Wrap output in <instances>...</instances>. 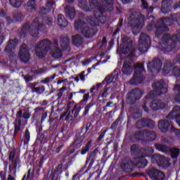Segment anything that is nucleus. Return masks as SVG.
<instances>
[{"label": "nucleus", "mask_w": 180, "mask_h": 180, "mask_svg": "<svg viewBox=\"0 0 180 180\" xmlns=\"http://www.w3.org/2000/svg\"><path fill=\"white\" fill-rule=\"evenodd\" d=\"M101 4L99 5L98 0H89V6L86 0H80L79 5L85 12H92V9H96L94 16H87L86 22L93 27L105 25L106 17L103 16L105 12H112L113 11V2L115 0H100Z\"/></svg>", "instance_id": "f257e3e1"}, {"label": "nucleus", "mask_w": 180, "mask_h": 180, "mask_svg": "<svg viewBox=\"0 0 180 180\" xmlns=\"http://www.w3.org/2000/svg\"><path fill=\"white\" fill-rule=\"evenodd\" d=\"M170 16L171 18H164L157 21L155 25L156 29L155 36L156 37H161V34L164 32H168L169 30L168 26H172L173 24L180 26V13L171 14Z\"/></svg>", "instance_id": "f03ea898"}, {"label": "nucleus", "mask_w": 180, "mask_h": 180, "mask_svg": "<svg viewBox=\"0 0 180 180\" xmlns=\"http://www.w3.org/2000/svg\"><path fill=\"white\" fill-rule=\"evenodd\" d=\"M36 20H39V18H36L35 20L32 22L27 21L22 25V27L19 32L21 39H25L28 33H30V36L32 37H37L40 32L41 33L46 32V30H47L46 25L43 23H37L36 22Z\"/></svg>", "instance_id": "7ed1b4c3"}, {"label": "nucleus", "mask_w": 180, "mask_h": 180, "mask_svg": "<svg viewBox=\"0 0 180 180\" xmlns=\"http://www.w3.org/2000/svg\"><path fill=\"white\" fill-rule=\"evenodd\" d=\"M129 24L132 26L133 32L138 30L140 32L144 27L146 22V16L134 10H131L129 12Z\"/></svg>", "instance_id": "20e7f679"}, {"label": "nucleus", "mask_w": 180, "mask_h": 180, "mask_svg": "<svg viewBox=\"0 0 180 180\" xmlns=\"http://www.w3.org/2000/svg\"><path fill=\"white\" fill-rule=\"evenodd\" d=\"M162 44L165 46V51H172L176 47V43H180V33L174 34L171 35L169 34H165L161 37Z\"/></svg>", "instance_id": "39448f33"}, {"label": "nucleus", "mask_w": 180, "mask_h": 180, "mask_svg": "<svg viewBox=\"0 0 180 180\" xmlns=\"http://www.w3.org/2000/svg\"><path fill=\"white\" fill-rule=\"evenodd\" d=\"M165 85H167V84L162 79L152 84V88L154 91H149L146 96V99H151L157 96V95H158V96L165 95V94L168 92V88H167Z\"/></svg>", "instance_id": "423d86ee"}, {"label": "nucleus", "mask_w": 180, "mask_h": 180, "mask_svg": "<svg viewBox=\"0 0 180 180\" xmlns=\"http://www.w3.org/2000/svg\"><path fill=\"white\" fill-rule=\"evenodd\" d=\"M53 42L49 39L41 41L35 47L36 56L38 58H44L49 50H51Z\"/></svg>", "instance_id": "0eeeda50"}, {"label": "nucleus", "mask_w": 180, "mask_h": 180, "mask_svg": "<svg viewBox=\"0 0 180 180\" xmlns=\"http://www.w3.org/2000/svg\"><path fill=\"white\" fill-rule=\"evenodd\" d=\"M144 79H146L144 65L143 63H138L135 65V71L133 77L130 80V84L131 85L142 84Z\"/></svg>", "instance_id": "6e6552de"}, {"label": "nucleus", "mask_w": 180, "mask_h": 180, "mask_svg": "<svg viewBox=\"0 0 180 180\" xmlns=\"http://www.w3.org/2000/svg\"><path fill=\"white\" fill-rule=\"evenodd\" d=\"M85 129V124L79 128L75 132L73 138L72 146H75V148H81L84 144V141L86 137V132H84Z\"/></svg>", "instance_id": "1a4fd4ad"}, {"label": "nucleus", "mask_w": 180, "mask_h": 180, "mask_svg": "<svg viewBox=\"0 0 180 180\" xmlns=\"http://www.w3.org/2000/svg\"><path fill=\"white\" fill-rule=\"evenodd\" d=\"M143 91L140 89L135 88L127 94L125 101L127 105H136L137 101L143 98Z\"/></svg>", "instance_id": "9d476101"}, {"label": "nucleus", "mask_w": 180, "mask_h": 180, "mask_svg": "<svg viewBox=\"0 0 180 180\" xmlns=\"http://www.w3.org/2000/svg\"><path fill=\"white\" fill-rule=\"evenodd\" d=\"M150 46L151 40L150 39V36L147 35V34L144 32L141 33L139 40V50L140 53L142 54L147 53Z\"/></svg>", "instance_id": "9b49d317"}, {"label": "nucleus", "mask_w": 180, "mask_h": 180, "mask_svg": "<svg viewBox=\"0 0 180 180\" xmlns=\"http://www.w3.org/2000/svg\"><path fill=\"white\" fill-rule=\"evenodd\" d=\"M122 47L121 49V52L122 54L126 56L129 53V57H134V50L133 49V41L130 39L128 37H124L122 39Z\"/></svg>", "instance_id": "f8f14e48"}, {"label": "nucleus", "mask_w": 180, "mask_h": 180, "mask_svg": "<svg viewBox=\"0 0 180 180\" xmlns=\"http://www.w3.org/2000/svg\"><path fill=\"white\" fill-rule=\"evenodd\" d=\"M151 160L153 164H157L158 167H162V168H168V167L171 165V163H169L171 159H169V158H165L160 154L153 155Z\"/></svg>", "instance_id": "ddd939ff"}, {"label": "nucleus", "mask_w": 180, "mask_h": 180, "mask_svg": "<svg viewBox=\"0 0 180 180\" xmlns=\"http://www.w3.org/2000/svg\"><path fill=\"white\" fill-rule=\"evenodd\" d=\"M89 100V93L84 94L83 96V98L77 104H75L72 110V113H73L74 119H77L78 116H79V112L82 110V106L84 105H86L88 101Z\"/></svg>", "instance_id": "4468645a"}, {"label": "nucleus", "mask_w": 180, "mask_h": 180, "mask_svg": "<svg viewBox=\"0 0 180 180\" xmlns=\"http://www.w3.org/2000/svg\"><path fill=\"white\" fill-rule=\"evenodd\" d=\"M148 71L152 74H158L162 68V61L160 58H155L147 64Z\"/></svg>", "instance_id": "2eb2a0df"}, {"label": "nucleus", "mask_w": 180, "mask_h": 180, "mask_svg": "<svg viewBox=\"0 0 180 180\" xmlns=\"http://www.w3.org/2000/svg\"><path fill=\"white\" fill-rule=\"evenodd\" d=\"M121 169L125 174H131L136 169V165L130 158H124L120 165Z\"/></svg>", "instance_id": "dca6fc26"}, {"label": "nucleus", "mask_w": 180, "mask_h": 180, "mask_svg": "<svg viewBox=\"0 0 180 180\" xmlns=\"http://www.w3.org/2000/svg\"><path fill=\"white\" fill-rule=\"evenodd\" d=\"M41 131V128L39 129V132L37 135V143H40V144H47L51 139V131L49 129L44 131V133L40 134Z\"/></svg>", "instance_id": "f3484780"}, {"label": "nucleus", "mask_w": 180, "mask_h": 180, "mask_svg": "<svg viewBox=\"0 0 180 180\" xmlns=\"http://www.w3.org/2000/svg\"><path fill=\"white\" fill-rule=\"evenodd\" d=\"M155 127V122L150 118H142L139 120L135 124V127L139 130L146 129V127H148V129H153Z\"/></svg>", "instance_id": "a211bd4d"}, {"label": "nucleus", "mask_w": 180, "mask_h": 180, "mask_svg": "<svg viewBox=\"0 0 180 180\" xmlns=\"http://www.w3.org/2000/svg\"><path fill=\"white\" fill-rule=\"evenodd\" d=\"M146 174L151 180H164L165 178V174H164V172H162L155 167H151L146 172Z\"/></svg>", "instance_id": "6ab92c4d"}, {"label": "nucleus", "mask_w": 180, "mask_h": 180, "mask_svg": "<svg viewBox=\"0 0 180 180\" xmlns=\"http://www.w3.org/2000/svg\"><path fill=\"white\" fill-rule=\"evenodd\" d=\"M18 56L20 57V60H21L22 63H26L28 61H30V52H29V48L26 44L21 45L18 52Z\"/></svg>", "instance_id": "aec40b11"}, {"label": "nucleus", "mask_w": 180, "mask_h": 180, "mask_svg": "<svg viewBox=\"0 0 180 180\" xmlns=\"http://www.w3.org/2000/svg\"><path fill=\"white\" fill-rule=\"evenodd\" d=\"M81 33L85 39H91V37L96 35L98 29L94 27L85 26L82 28Z\"/></svg>", "instance_id": "412c9836"}, {"label": "nucleus", "mask_w": 180, "mask_h": 180, "mask_svg": "<svg viewBox=\"0 0 180 180\" xmlns=\"http://www.w3.org/2000/svg\"><path fill=\"white\" fill-rule=\"evenodd\" d=\"M19 43V39L18 38H15L13 39H9L7 42V45L4 49L5 53L11 54L18 47V44Z\"/></svg>", "instance_id": "4be33fe9"}, {"label": "nucleus", "mask_w": 180, "mask_h": 180, "mask_svg": "<svg viewBox=\"0 0 180 180\" xmlns=\"http://www.w3.org/2000/svg\"><path fill=\"white\" fill-rule=\"evenodd\" d=\"M94 143V141L92 139H89L86 143L84 144L81 148V150H78L76 151V153L74 154V157H77L78 154H80L81 155H85L91 148H92V144Z\"/></svg>", "instance_id": "5701e85b"}, {"label": "nucleus", "mask_w": 180, "mask_h": 180, "mask_svg": "<svg viewBox=\"0 0 180 180\" xmlns=\"http://www.w3.org/2000/svg\"><path fill=\"white\" fill-rule=\"evenodd\" d=\"M63 172V163H60L56 169L53 167L48 171V179L53 180L57 174H61Z\"/></svg>", "instance_id": "b1692460"}, {"label": "nucleus", "mask_w": 180, "mask_h": 180, "mask_svg": "<svg viewBox=\"0 0 180 180\" xmlns=\"http://www.w3.org/2000/svg\"><path fill=\"white\" fill-rule=\"evenodd\" d=\"M172 11V0H162L161 12L164 15L169 13Z\"/></svg>", "instance_id": "393cba45"}, {"label": "nucleus", "mask_w": 180, "mask_h": 180, "mask_svg": "<svg viewBox=\"0 0 180 180\" xmlns=\"http://www.w3.org/2000/svg\"><path fill=\"white\" fill-rule=\"evenodd\" d=\"M119 75H120V70H119V68H115L111 75L105 78L104 81L106 82V85L112 84V82H113V79L116 81V79L119 78Z\"/></svg>", "instance_id": "a878e982"}, {"label": "nucleus", "mask_w": 180, "mask_h": 180, "mask_svg": "<svg viewBox=\"0 0 180 180\" xmlns=\"http://www.w3.org/2000/svg\"><path fill=\"white\" fill-rule=\"evenodd\" d=\"M166 105L162 100L155 99L150 103V108L153 110H161V109H164Z\"/></svg>", "instance_id": "bb28decb"}, {"label": "nucleus", "mask_w": 180, "mask_h": 180, "mask_svg": "<svg viewBox=\"0 0 180 180\" xmlns=\"http://www.w3.org/2000/svg\"><path fill=\"white\" fill-rule=\"evenodd\" d=\"M158 129L162 133H167L171 127V122L166 120H161L158 124Z\"/></svg>", "instance_id": "cd10ccee"}, {"label": "nucleus", "mask_w": 180, "mask_h": 180, "mask_svg": "<svg viewBox=\"0 0 180 180\" xmlns=\"http://www.w3.org/2000/svg\"><path fill=\"white\" fill-rule=\"evenodd\" d=\"M167 119L174 120L176 117H180V106H175L172 110L167 115Z\"/></svg>", "instance_id": "c85d7f7f"}, {"label": "nucleus", "mask_w": 180, "mask_h": 180, "mask_svg": "<svg viewBox=\"0 0 180 180\" xmlns=\"http://www.w3.org/2000/svg\"><path fill=\"white\" fill-rule=\"evenodd\" d=\"M19 162H20L19 156H16L14 160H11L13 167L10 165L8 169L10 171V174H12L13 176H16V171L18 169V164H19Z\"/></svg>", "instance_id": "c756f323"}, {"label": "nucleus", "mask_w": 180, "mask_h": 180, "mask_svg": "<svg viewBox=\"0 0 180 180\" xmlns=\"http://www.w3.org/2000/svg\"><path fill=\"white\" fill-rule=\"evenodd\" d=\"M122 73L124 75H130L133 72V67H131V63L130 61H124L122 65Z\"/></svg>", "instance_id": "7c9ffc66"}, {"label": "nucleus", "mask_w": 180, "mask_h": 180, "mask_svg": "<svg viewBox=\"0 0 180 180\" xmlns=\"http://www.w3.org/2000/svg\"><path fill=\"white\" fill-rule=\"evenodd\" d=\"M134 164L137 168H146L147 164H148V160L144 158V157H140L135 160Z\"/></svg>", "instance_id": "2f4dec72"}, {"label": "nucleus", "mask_w": 180, "mask_h": 180, "mask_svg": "<svg viewBox=\"0 0 180 180\" xmlns=\"http://www.w3.org/2000/svg\"><path fill=\"white\" fill-rule=\"evenodd\" d=\"M22 117L23 119H25L26 120L30 119V112H29V110H25L23 112V110H22V109L19 110L16 113L15 122H18V120H20Z\"/></svg>", "instance_id": "473e14b6"}, {"label": "nucleus", "mask_w": 180, "mask_h": 180, "mask_svg": "<svg viewBox=\"0 0 180 180\" xmlns=\"http://www.w3.org/2000/svg\"><path fill=\"white\" fill-rule=\"evenodd\" d=\"M98 155H101V151L98 148H96L93 151L90 152L89 155L86 157V165L91 161V160H96Z\"/></svg>", "instance_id": "72a5a7b5"}, {"label": "nucleus", "mask_w": 180, "mask_h": 180, "mask_svg": "<svg viewBox=\"0 0 180 180\" xmlns=\"http://www.w3.org/2000/svg\"><path fill=\"white\" fill-rule=\"evenodd\" d=\"M65 12L66 13L67 18L70 20H72L75 18V8L74 7H71L70 6H66L65 7Z\"/></svg>", "instance_id": "f704fd0d"}, {"label": "nucleus", "mask_w": 180, "mask_h": 180, "mask_svg": "<svg viewBox=\"0 0 180 180\" xmlns=\"http://www.w3.org/2000/svg\"><path fill=\"white\" fill-rule=\"evenodd\" d=\"M25 9L28 13L36 11V0H29L25 6Z\"/></svg>", "instance_id": "c9c22d12"}, {"label": "nucleus", "mask_w": 180, "mask_h": 180, "mask_svg": "<svg viewBox=\"0 0 180 180\" xmlns=\"http://www.w3.org/2000/svg\"><path fill=\"white\" fill-rule=\"evenodd\" d=\"M72 44L75 47H81L84 44V38L79 34H75L72 37Z\"/></svg>", "instance_id": "e433bc0d"}, {"label": "nucleus", "mask_w": 180, "mask_h": 180, "mask_svg": "<svg viewBox=\"0 0 180 180\" xmlns=\"http://www.w3.org/2000/svg\"><path fill=\"white\" fill-rule=\"evenodd\" d=\"M155 148L158 151L163 153V154H168L169 151V147H168V146L160 143H155Z\"/></svg>", "instance_id": "4c0bfd02"}, {"label": "nucleus", "mask_w": 180, "mask_h": 180, "mask_svg": "<svg viewBox=\"0 0 180 180\" xmlns=\"http://www.w3.org/2000/svg\"><path fill=\"white\" fill-rule=\"evenodd\" d=\"M157 139V133L154 131H147L145 129V140L154 141Z\"/></svg>", "instance_id": "58836bf2"}, {"label": "nucleus", "mask_w": 180, "mask_h": 180, "mask_svg": "<svg viewBox=\"0 0 180 180\" xmlns=\"http://www.w3.org/2000/svg\"><path fill=\"white\" fill-rule=\"evenodd\" d=\"M173 91L174 93L175 102L180 103V84L174 86Z\"/></svg>", "instance_id": "ea45409f"}, {"label": "nucleus", "mask_w": 180, "mask_h": 180, "mask_svg": "<svg viewBox=\"0 0 180 180\" xmlns=\"http://www.w3.org/2000/svg\"><path fill=\"white\" fill-rule=\"evenodd\" d=\"M58 24L60 27H67L68 21L65 19V17L63 14L58 15Z\"/></svg>", "instance_id": "a19ab883"}, {"label": "nucleus", "mask_w": 180, "mask_h": 180, "mask_svg": "<svg viewBox=\"0 0 180 180\" xmlns=\"http://www.w3.org/2000/svg\"><path fill=\"white\" fill-rule=\"evenodd\" d=\"M123 122V117L122 115H120L116 120L111 124L110 129L112 130L113 133L116 131V129H117V126L119 124H122V122Z\"/></svg>", "instance_id": "79ce46f5"}, {"label": "nucleus", "mask_w": 180, "mask_h": 180, "mask_svg": "<svg viewBox=\"0 0 180 180\" xmlns=\"http://www.w3.org/2000/svg\"><path fill=\"white\" fill-rule=\"evenodd\" d=\"M179 148H172L169 149V152L172 160H176L179 157Z\"/></svg>", "instance_id": "37998d69"}, {"label": "nucleus", "mask_w": 180, "mask_h": 180, "mask_svg": "<svg viewBox=\"0 0 180 180\" xmlns=\"http://www.w3.org/2000/svg\"><path fill=\"white\" fill-rule=\"evenodd\" d=\"M134 136L138 141L146 139V129L135 132Z\"/></svg>", "instance_id": "c03bdc74"}, {"label": "nucleus", "mask_w": 180, "mask_h": 180, "mask_svg": "<svg viewBox=\"0 0 180 180\" xmlns=\"http://www.w3.org/2000/svg\"><path fill=\"white\" fill-rule=\"evenodd\" d=\"M51 53V56L53 58H61V57H63V51L58 47L52 50Z\"/></svg>", "instance_id": "a18cd8bd"}, {"label": "nucleus", "mask_w": 180, "mask_h": 180, "mask_svg": "<svg viewBox=\"0 0 180 180\" xmlns=\"http://www.w3.org/2000/svg\"><path fill=\"white\" fill-rule=\"evenodd\" d=\"M141 8L143 11H146L148 16H149L150 13H152L154 11V8L148 6V3H147V1L142 2Z\"/></svg>", "instance_id": "49530a36"}, {"label": "nucleus", "mask_w": 180, "mask_h": 180, "mask_svg": "<svg viewBox=\"0 0 180 180\" xmlns=\"http://www.w3.org/2000/svg\"><path fill=\"white\" fill-rule=\"evenodd\" d=\"M130 151L131 155H139V154H140V148L139 147V144L131 145Z\"/></svg>", "instance_id": "de8ad7c7"}, {"label": "nucleus", "mask_w": 180, "mask_h": 180, "mask_svg": "<svg viewBox=\"0 0 180 180\" xmlns=\"http://www.w3.org/2000/svg\"><path fill=\"white\" fill-rule=\"evenodd\" d=\"M8 1L11 6L15 8H18L22 6V4H23L25 0H8Z\"/></svg>", "instance_id": "09e8293b"}, {"label": "nucleus", "mask_w": 180, "mask_h": 180, "mask_svg": "<svg viewBox=\"0 0 180 180\" xmlns=\"http://www.w3.org/2000/svg\"><path fill=\"white\" fill-rule=\"evenodd\" d=\"M94 105L95 102L94 101V100H92L89 104H87V105H86L84 108V111L82 115V117H85V116H87L88 113H89V109H91L92 106H94Z\"/></svg>", "instance_id": "8fccbe9b"}, {"label": "nucleus", "mask_w": 180, "mask_h": 180, "mask_svg": "<svg viewBox=\"0 0 180 180\" xmlns=\"http://www.w3.org/2000/svg\"><path fill=\"white\" fill-rule=\"evenodd\" d=\"M13 19L16 20V22H22L23 19H25V15L22 14V12L17 11L13 13Z\"/></svg>", "instance_id": "3c124183"}, {"label": "nucleus", "mask_w": 180, "mask_h": 180, "mask_svg": "<svg viewBox=\"0 0 180 180\" xmlns=\"http://www.w3.org/2000/svg\"><path fill=\"white\" fill-rule=\"evenodd\" d=\"M85 25H86L85 22L81 20L75 22V27L76 28V30H80L81 32H82V29L85 27L86 26Z\"/></svg>", "instance_id": "603ef678"}, {"label": "nucleus", "mask_w": 180, "mask_h": 180, "mask_svg": "<svg viewBox=\"0 0 180 180\" xmlns=\"http://www.w3.org/2000/svg\"><path fill=\"white\" fill-rule=\"evenodd\" d=\"M32 91L34 94H41L44 92V91H46V87L44 85H40L37 87H33L32 89Z\"/></svg>", "instance_id": "864d4df0"}, {"label": "nucleus", "mask_w": 180, "mask_h": 180, "mask_svg": "<svg viewBox=\"0 0 180 180\" xmlns=\"http://www.w3.org/2000/svg\"><path fill=\"white\" fill-rule=\"evenodd\" d=\"M70 44V39L67 37H60V45L62 47L67 49Z\"/></svg>", "instance_id": "5fc2aeb1"}, {"label": "nucleus", "mask_w": 180, "mask_h": 180, "mask_svg": "<svg viewBox=\"0 0 180 180\" xmlns=\"http://www.w3.org/2000/svg\"><path fill=\"white\" fill-rule=\"evenodd\" d=\"M30 141V131L26 129L24 134V144H29Z\"/></svg>", "instance_id": "6e6d98bb"}, {"label": "nucleus", "mask_w": 180, "mask_h": 180, "mask_svg": "<svg viewBox=\"0 0 180 180\" xmlns=\"http://www.w3.org/2000/svg\"><path fill=\"white\" fill-rule=\"evenodd\" d=\"M131 119L133 120H137V119H140L143 115L139 111H134V112L131 113Z\"/></svg>", "instance_id": "4d7b16f0"}, {"label": "nucleus", "mask_w": 180, "mask_h": 180, "mask_svg": "<svg viewBox=\"0 0 180 180\" xmlns=\"http://www.w3.org/2000/svg\"><path fill=\"white\" fill-rule=\"evenodd\" d=\"M172 72L174 77H180V68L174 66L172 70Z\"/></svg>", "instance_id": "13d9d810"}, {"label": "nucleus", "mask_w": 180, "mask_h": 180, "mask_svg": "<svg viewBox=\"0 0 180 180\" xmlns=\"http://www.w3.org/2000/svg\"><path fill=\"white\" fill-rule=\"evenodd\" d=\"M16 155V148H13V151L9 153L8 160L9 161H13L15 160V155Z\"/></svg>", "instance_id": "bf43d9fd"}, {"label": "nucleus", "mask_w": 180, "mask_h": 180, "mask_svg": "<svg viewBox=\"0 0 180 180\" xmlns=\"http://www.w3.org/2000/svg\"><path fill=\"white\" fill-rule=\"evenodd\" d=\"M18 123H13L14 130L19 131L20 130V127L22 126V120H17Z\"/></svg>", "instance_id": "052dcab7"}, {"label": "nucleus", "mask_w": 180, "mask_h": 180, "mask_svg": "<svg viewBox=\"0 0 180 180\" xmlns=\"http://www.w3.org/2000/svg\"><path fill=\"white\" fill-rule=\"evenodd\" d=\"M54 78H56V74H53L52 76L46 77L44 80H42V82L44 84H49V82H51Z\"/></svg>", "instance_id": "680f3d73"}, {"label": "nucleus", "mask_w": 180, "mask_h": 180, "mask_svg": "<svg viewBox=\"0 0 180 180\" xmlns=\"http://www.w3.org/2000/svg\"><path fill=\"white\" fill-rule=\"evenodd\" d=\"M56 5V1L53 0L48 1L46 3V8L51 12V8Z\"/></svg>", "instance_id": "e2e57ef3"}, {"label": "nucleus", "mask_w": 180, "mask_h": 180, "mask_svg": "<svg viewBox=\"0 0 180 180\" xmlns=\"http://www.w3.org/2000/svg\"><path fill=\"white\" fill-rule=\"evenodd\" d=\"M76 150H77V148H75V146L72 145V144L68 148V153H69L70 155L74 154Z\"/></svg>", "instance_id": "0e129e2a"}, {"label": "nucleus", "mask_w": 180, "mask_h": 180, "mask_svg": "<svg viewBox=\"0 0 180 180\" xmlns=\"http://www.w3.org/2000/svg\"><path fill=\"white\" fill-rule=\"evenodd\" d=\"M172 65L170 63L167 62L164 64L163 71L166 72H169L171 71Z\"/></svg>", "instance_id": "69168bd1"}, {"label": "nucleus", "mask_w": 180, "mask_h": 180, "mask_svg": "<svg viewBox=\"0 0 180 180\" xmlns=\"http://www.w3.org/2000/svg\"><path fill=\"white\" fill-rule=\"evenodd\" d=\"M171 131H173V133H175L176 137H179L180 139V129L175 128V127L172 126L170 128Z\"/></svg>", "instance_id": "338daca9"}, {"label": "nucleus", "mask_w": 180, "mask_h": 180, "mask_svg": "<svg viewBox=\"0 0 180 180\" xmlns=\"http://www.w3.org/2000/svg\"><path fill=\"white\" fill-rule=\"evenodd\" d=\"M32 172V169H29L27 173L25 174L21 180H30V174Z\"/></svg>", "instance_id": "774afa93"}]
</instances>
